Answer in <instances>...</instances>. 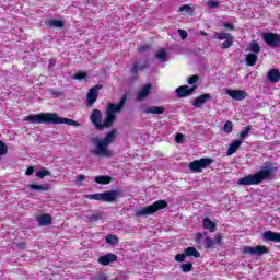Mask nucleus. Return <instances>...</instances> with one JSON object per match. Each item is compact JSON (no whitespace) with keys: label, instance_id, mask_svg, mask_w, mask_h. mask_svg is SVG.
<instances>
[{"label":"nucleus","instance_id":"1a4fd4ad","mask_svg":"<svg viewBox=\"0 0 280 280\" xmlns=\"http://www.w3.org/2000/svg\"><path fill=\"white\" fill-rule=\"evenodd\" d=\"M244 255H256L257 257H261L265 253H268V248L266 246L257 245V246H245L242 249Z\"/></svg>","mask_w":280,"mask_h":280},{"label":"nucleus","instance_id":"7c9ffc66","mask_svg":"<svg viewBox=\"0 0 280 280\" xmlns=\"http://www.w3.org/2000/svg\"><path fill=\"white\" fill-rule=\"evenodd\" d=\"M48 25L50 27H65V22L60 21V20H50L48 21Z\"/></svg>","mask_w":280,"mask_h":280},{"label":"nucleus","instance_id":"72a5a7b5","mask_svg":"<svg viewBox=\"0 0 280 280\" xmlns=\"http://www.w3.org/2000/svg\"><path fill=\"white\" fill-rule=\"evenodd\" d=\"M223 130L226 132V135H231L233 132V122L228 120L223 126Z\"/></svg>","mask_w":280,"mask_h":280},{"label":"nucleus","instance_id":"dca6fc26","mask_svg":"<svg viewBox=\"0 0 280 280\" xmlns=\"http://www.w3.org/2000/svg\"><path fill=\"white\" fill-rule=\"evenodd\" d=\"M142 113L145 115H163V113H165V108L163 106H150L142 109Z\"/></svg>","mask_w":280,"mask_h":280},{"label":"nucleus","instance_id":"ea45409f","mask_svg":"<svg viewBox=\"0 0 280 280\" xmlns=\"http://www.w3.org/2000/svg\"><path fill=\"white\" fill-rule=\"evenodd\" d=\"M49 174H50L49 171L43 168L42 171H39V172L36 173V176H37L38 178H45V176H49Z\"/></svg>","mask_w":280,"mask_h":280},{"label":"nucleus","instance_id":"37998d69","mask_svg":"<svg viewBox=\"0 0 280 280\" xmlns=\"http://www.w3.org/2000/svg\"><path fill=\"white\" fill-rule=\"evenodd\" d=\"M185 257H186L185 254H177V255L175 256V261L183 262V261H185Z\"/></svg>","mask_w":280,"mask_h":280},{"label":"nucleus","instance_id":"864d4df0","mask_svg":"<svg viewBox=\"0 0 280 280\" xmlns=\"http://www.w3.org/2000/svg\"><path fill=\"white\" fill-rule=\"evenodd\" d=\"M202 237H203L202 233H197L196 242H200V240H202Z\"/></svg>","mask_w":280,"mask_h":280},{"label":"nucleus","instance_id":"6ab92c4d","mask_svg":"<svg viewBox=\"0 0 280 280\" xmlns=\"http://www.w3.org/2000/svg\"><path fill=\"white\" fill-rule=\"evenodd\" d=\"M39 226H49L51 224L52 218L49 214H40L36 218Z\"/></svg>","mask_w":280,"mask_h":280},{"label":"nucleus","instance_id":"7ed1b4c3","mask_svg":"<svg viewBox=\"0 0 280 280\" xmlns=\"http://www.w3.org/2000/svg\"><path fill=\"white\" fill-rule=\"evenodd\" d=\"M24 121H30L31 124H66L67 126H80V122L63 118L57 113H42L24 117Z\"/></svg>","mask_w":280,"mask_h":280},{"label":"nucleus","instance_id":"f3484780","mask_svg":"<svg viewBox=\"0 0 280 280\" xmlns=\"http://www.w3.org/2000/svg\"><path fill=\"white\" fill-rule=\"evenodd\" d=\"M262 237L266 240V242H280V233L277 232L267 231L262 234Z\"/></svg>","mask_w":280,"mask_h":280},{"label":"nucleus","instance_id":"f257e3e1","mask_svg":"<svg viewBox=\"0 0 280 280\" xmlns=\"http://www.w3.org/2000/svg\"><path fill=\"white\" fill-rule=\"evenodd\" d=\"M127 96H122L118 104L109 103L106 108V117L102 120V112L100 109H93L90 121L97 128V130H104V128H110L117 119L116 113H121L124 106H126Z\"/></svg>","mask_w":280,"mask_h":280},{"label":"nucleus","instance_id":"9b49d317","mask_svg":"<svg viewBox=\"0 0 280 280\" xmlns=\"http://www.w3.org/2000/svg\"><path fill=\"white\" fill-rule=\"evenodd\" d=\"M102 89V85H95L94 88H91L88 92V106H93L95 102H97V94L100 93V90Z\"/></svg>","mask_w":280,"mask_h":280},{"label":"nucleus","instance_id":"bb28decb","mask_svg":"<svg viewBox=\"0 0 280 280\" xmlns=\"http://www.w3.org/2000/svg\"><path fill=\"white\" fill-rule=\"evenodd\" d=\"M249 51H252V54H260L261 51V46H259V43H257L256 40L250 42L249 44Z\"/></svg>","mask_w":280,"mask_h":280},{"label":"nucleus","instance_id":"5701e85b","mask_svg":"<svg viewBox=\"0 0 280 280\" xmlns=\"http://www.w3.org/2000/svg\"><path fill=\"white\" fill-rule=\"evenodd\" d=\"M203 229H207V231H210V233H215V222L211 221L209 218H205L202 221Z\"/></svg>","mask_w":280,"mask_h":280},{"label":"nucleus","instance_id":"b1692460","mask_svg":"<svg viewBox=\"0 0 280 280\" xmlns=\"http://www.w3.org/2000/svg\"><path fill=\"white\" fill-rule=\"evenodd\" d=\"M155 58L160 62H167V58H168L167 51H165V49L163 48L159 49L155 54Z\"/></svg>","mask_w":280,"mask_h":280},{"label":"nucleus","instance_id":"e433bc0d","mask_svg":"<svg viewBox=\"0 0 280 280\" xmlns=\"http://www.w3.org/2000/svg\"><path fill=\"white\" fill-rule=\"evenodd\" d=\"M192 268H194V265H191V262L183 264L180 266V269L183 272H191Z\"/></svg>","mask_w":280,"mask_h":280},{"label":"nucleus","instance_id":"f704fd0d","mask_svg":"<svg viewBox=\"0 0 280 280\" xmlns=\"http://www.w3.org/2000/svg\"><path fill=\"white\" fill-rule=\"evenodd\" d=\"M97 220H102V213H94L86 217L88 222H97Z\"/></svg>","mask_w":280,"mask_h":280},{"label":"nucleus","instance_id":"09e8293b","mask_svg":"<svg viewBox=\"0 0 280 280\" xmlns=\"http://www.w3.org/2000/svg\"><path fill=\"white\" fill-rule=\"evenodd\" d=\"M32 174H34V167L33 166H30L26 172H25V175L26 176H32Z\"/></svg>","mask_w":280,"mask_h":280},{"label":"nucleus","instance_id":"a211bd4d","mask_svg":"<svg viewBox=\"0 0 280 280\" xmlns=\"http://www.w3.org/2000/svg\"><path fill=\"white\" fill-rule=\"evenodd\" d=\"M241 145H242V140L232 141V143L230 144V147L226 151V155L228 156H233V154H235L237 152V150H240Z\"/></svg>","mask_w":280,"mask_h":280},{"label":"nucleus","instance_id":"0eeeda50","mask_svg":"<svg viewBox=\"0 0 280 280\" xmlns=\"http://www.w3.org/2000/svg\"><path fill=\"white\" fill-rule=\"evenodd\" d=\"M213 163V160L209 158H202L200 160H195L189 163V170L192 172H202L206 167H209Z\"/></svg>","mask_w":280,"mask_h":280},{"label":"nucleus","instance_id":"cd10ccee","mask_svg":"<svg viewBox=\"0 0 280 280\" xmlns=\"http://www.w3.org/2000/svg\"><path fill=\"white\" fill-rule=\"evenodd\" d=\"M72 80H89V73L84 71H79L75 74H72Z\"/></svg>","mask_w":280,"mask_h":280},{"label":"nucleus","instance_id":"f03ea898","mask_svg":"<svg viewBox=\"0 0 280 280\" xmlns=\"http://www.w3.org/2000/svg\"><path fill=\"white\" fill-rule=\"evenodd\" d=\"M115 139H117V129H112L104 138H92L91 142L93 149L91 150V153L94 154V156H103L105 159L115 156V151L108 149L110 143H115Z\"/></svg>","mask_w":280,"mask_h":280},{"label":"nucleus","instance_id":"423d86ee","mask_svg":"<svg viewBox=\"0 0 280 280\" xmlns=\"http://www.w3.org/2000/svg\"><path fill=\"white\" fill-rule=\"evenodd\" d=\"M89 200H101L102 202H113L119 198L118 190H110L101 194H89L85 196Z\"/></svg>","mask_w":280,"mask_h":280},{"label":"nucleus","instance_id":"c756f323","mask_svg":"<svg viewBox=\"0 0 280 280\" xmlns=\"http://www.w3.org/2000/svg\"><path fill=\"white\" fill-rule=\"evenodd\" d=\"M250 130H253V127L250 126H246L240 133V139L242 141V143L244 142V139H246V137H248V135L250 133Z\"/></svg>","mask_w":280,"mask_h":280},{"label":"nucleus","instance_id":"79ce46f5","mask_svg":"<svg viewBox=\"0 0 280 280\" xmlns=\"http://www.w3.org/2000/svg\"><path fill=\"white\" fill-rule=\"evenodd\" d=\"M177 34H179L182 40H185L187 38V31L183 30V28H179L177 31Z\"/></svg>","mask_w":280,"mask_h":280},{"label":"nucleus","instance_id":"20e7f679","mask_svg":"<svg viewBox=\"0 0 280 280\" xmlns=\"http://www.w3.org/2000/svg\"><path fill=\"white\" fill-rule=\"evenodd\" d=\"M276 170L277 168L272 165V163L265 162L264 166L260 167L259 172L240 178L237 184L245 186L259 185L260 183H264V180L272 178V175L275 174Z\"/></svg>","mask_w":280,"mask_h":280},{"label":"nucleus","instance_id":"393cba45","mask_svg":"<svg viewBox=\"0 0 280 280\" xmlns=\"http://www.w3.org/2000/svg\"><path fill=\"white\" fill-rule=\"evenodd\" d=\"M186 257H200V252L196 250V247H188L185 249Z\"/></svg>","mask_w":280,"mask_h":280},{"label":"nucleus","instance_id":"c9c22d12","mask_svg":"<svg viewBox=\"0 0 280 280\" xmlns=\"http://www.w3.org/2000/svg\"><path fill=\"white\" fill-rule=\"evenodd\" d=\"M205 244H206V248H213V246H215V241H213L209 236H206Z\"/></svg>","mask_w":280,"mask_h":280},{"label":"nucleus","instance_id":"6e6552de","mask_svg":"<svg viewBox=\"0 0 280 280\" xmlns=\"http://www.w3.org/2000/svg\"><path fill=\"white\" fill-rule=\"evenodd\" d=\"M214 38L217 40H224L222 44H221V49H229L230 47H233V35H231V33H219V32H215L214 33Z\"/></svg>","mask_w":280,"mask_h":280},{"label":"nucleus","instance_id":"aec40b11","mask_svg":"<svg viewBox=\"0 0 280 280\" xmlns=\"http://www.w3.org/2000/svg\"><path fill=\"white\" fill-rule=\"evenodd\" d=\"M150 91H152V84L149 83L140 90V92L138 93L137 100L139 101L145 100V97L150 95Z\"/></svg>","mask_w":280,"mask_h":280},{"label":"nucleus","instance_id":"4c0bfd02","mask_svg":"<svg viewBox=\"0 0 280 280\" xmlns=\"http://www.w3.org/2000/svg\"><path fill=\"white\" fill-rule=\"evenodd\" d=\"M105 240L107 244H117L118 242V238L116 235H107Z\"/></svg>","mask_w":280,"mask_h":280},{"label":"nucleus","instance_id":"2f4dec72","mask_svg":"<svg viewBox=\"0 0 280 280\" xmlns=\"http://www.w3.org/2000/svg\"><path fill=\"white\" fill-rule=\"evenodd\" d=\"M179 12H182V14H192L194 13V9L191 8V5L186 4V5H182L179 8Z\"/></svg>","mask_w":280,"mask_h":280},{"label":"nucleus","instance_id":"de8ad7c7","mask_svg":"<svg viewBox=\"0 0 280 280\" xmlns=\"http://www.w3.org/2000/svg\"><path fill=\"white\" fill-rule=\"evenodd\" d=\"M175 141H176V143H183V135L177 133L176 137H175Z\"/></svg>","mask_w":280,"mask_h":280},{"label":"nucleus","instance_id":"49530a36","mask_svg":"<svg viewBox=\"0 0 280 280\" xmlns=\"http://www.w3.org/2000/svg\"><path fill=\"white\" fill-rule=\"evenodd\" d=\"M213 242H214V245H215V244H220V243L222 242V234H218V235L214 237Z\"/></svg>","mask_w":280,"mask_h":280},{"label":"nucleus","instance_id":"603ef678","mask_svg":"<svg viewBox=\"0 0 280 280\" xmlns=\"http://www.w3.org/2000/svg\"><path fill=\"white\" fill-rule=\"evenodd\" d=\"M51 67H56V59L49 60V68L51 69Z\"/></svg>","mask_w":280,"mask_h":280},{"label":"nucleus","instance_id":"58836bf2","mask_svg":"<svg viewBox=\"0 0 280 280\" xmlns=\"http://www.w3.org/2000/svg\"><path fill=\"white\" fill-rule=\"evenodd\" d=\"M3 154H8V145L0 140V156H3Z\"/></svg>","mask_w":280,"mask_h":280},{"label":"nucleus","instance_id":"c85d7f7f","mask_svg":"<svg viewBox=\"0 0 280 280\" xmlns=\"http://www.w3.org/2000/svg\"><path fill=\"white\" fill-rule=\"evenodd\" d=\"M94 180L98 185H108V183H110V177L109 176H96L94 178Z\"/></svg>","mask_w":280,"mask_h":280},{"label":"nucleus","instance_id":"5fc2aeb1","mask_svg":"<svg viewBox=\"0 0 280 280\" xmlns=\"http://www.w3.org/2000/svg\"><path fill=\"white\" fill-rule=\"evenodd\" d=\"M148 48H149L148 46L141 47V48H140V51H143V50H145V49H148Z\"/></svg>","mask_w":280,"mask_h":280},{"label":"nucleus","instance_id":"c03bdc74","mask_svg":"<svg viewBox=\"0 0 280 280\" xmlns=\"http://www.w3.org/2000/svg\"><path fill=\"white\" fill-rule=\"evenodd\" d=\"M198 82V75H191L188 78V84H196Z\"/></svg>","mask_w":280,"mask_h":280},{"label":"nucleus","instance_id":"412c9836","mask_svg":"<svg viewBox=\"0 0 280 280\" xmlns=\"http://www.w3.org/2000/svg\"><path fill=\"white\" fill-rule=\"evenodd\" d=\"M210 97H211V94L200 95L194 101L192 106H195V108H201L205 102H207V100H209Z\"/></svg>","mask_w":280,"mask_h":280},{"label":"nucleus","instance_id":"473e14b6","mask_svg":"<svg viewBox=\"0 0 280 280\" xmlns=\"http://www.w3.org/2000/svg\"><path fill=\"white\" fill-rule=\"evenodd\" d=\"M148 67V61H144L143 65L135 63L131 68L132 73H137V71H141V69H145Z\"/></svg>","mask_w":280,"mask_h":280},{"label":"nucleus","instance_id":"6e6d98bb","mask_svg":"<svg viewBox=\"0 0 280 280\" xmlns=\"http://www.w3.org/2000/svg\"><path fill=\"white\" fill-rule=\"evenodd\" d=\"M201 36H207V33L205 31L200 32Z\"/></svg>","mask_w":280,"mask_h":280},{"label":"nucleus","instance_id":"39448f33","mask_svg":"<svg viewBox=\"0 0 280 280\" xmlns=\"http://www.w3.org/2000/svg\"><path fill=\"white\" fill-rule=\"evenodd\" d=\"M167 207V202L165 200H158L151 206H147L143 208H139L136 210L137 218H148V215H152L156 213V211H161V209H165Z\"/></svg>","mask_w":280,"mask_h":280},{"label":"nucleus","instance_id":"8fccbe9b","mask_svg":"<svg viewBox=\"0 0 280 280\" xmlns=\"http://www.w3.org/2000/svg\"><path fill=\"white\" fill-rule=\"evenodd\" d=\"M96 280H108V277L106 276V273H100V275L96 277Z\"/></svg>","mask_w":280,"mask_h":280},{"label":"nucleus","instance_id":"4be33fe9","mask_svg":"<svg viewBox=\"0 0 280 280\" xmlns=\"http://www.w3.org/2000/svg\"><path fill=\"white\" fill-rule=\"evenodd\" d=\"M26 189H31V191H49V184H44V185L30 184L26 186Z\"/></svg>","mask_w":280,"mask_h":280},{"label":"nucleus","instance_id":"a19ab883","mask_svg":"<svg viewBox=\"0 0 280 280\" xmlns=\"http://www.w3.org/2000/svg\"><path fill=\"white\" fill-rule=\"evenodd\" d=\"M218 5H220V2H218V0L208 1V8H210L211 10H213V8H218Z\"/></svg>","mask_w":280,"mask_h":280},{"label":"nucleus","instance_id":"ddd939ff","mask_svg":"<svg viewBox=\"0 0 280 280\" xmlns=\"http://www.w3.org/2000/svg\"><path fill=\"white\" fill-rule=\"evenodd\" d=\"M196 91V86L189 88V85H183L176 89L177 97H187V95H191Z\"/></svg>","mask_w":280,"mask_h":280},{"label":"nucleus","instance_id":"a18cd8bd","mask_svg":"<svg viewBox=\"0 0 280 280\" xmlns=\"http://www.w3.org/2000/svg\"><path fill=\"white\" fill-rule=\"evenodd\" d=\"M86 175H79V176H77V179H75V183H82V182H84V180H86Z\"/></svg>","mask_w":280,"mask_h":280},{"label":"nucleus","instance_id":"a878e982","mask_svg":"<svg viewBox=\"0 0 280 280\" xmlns=\"http://www.w3.org/2000/svg\"><path fill=\"white\" fill-rule=\"evenodd\" d=\"M246 62L248 67H255V65L257 63V55L254 52L248 54L246 56Z\"/></svg>","mask_w":280,"mask_h":280},{"label":"nucleus","instance_id":"f8f14e48","mask_svg":"<svg viewBox=\"0 0 280 280\" xmlns=\"http://www.w3.org/2000/svg\"><path fill=\"white\" fill-rule=\"evenodd\" d=\"M226 95L232 97V100H236L237 102H242V100H246V92L242 90H225Z\"/></svg>","mask_w":280,"mask_h":280},{"label":"nucleus","instance_id":"9d476101","mask_svg":"<svg viewBox=\"0 0 280 280\" xmlns=\"http://www.w3.org/2000/svg\"><path fill=\"white\" fill-rule=\"evenodd\" d=\"M264 40L269 47H279L280 36L275 33H266L264 35Z\"/></svg>","mask_w":280,"mask_h":280},{"label":"nucleus","instance_id":"2eb2a0df","mask_svg":"<svg viewBox=\"0 0 280 280\" xmlns=\"http://www.w3.org/2000/svg\"><path fill=\"white\" fill-rule=\"evenodd\" d=\"M115 261H117V255L110 253L98 258V264H101V266H108Z\"/></svg>","mask_w":280,"mask_h":280},{"label":"nucleus","instance_id":"3c124183","mask_svg":"<svg viewBox=\"0 0 280 280\" xmlns=\"http://www.w3.org/2000/svg\"><path fill=\"white\" fill-rule=\"evenodd\" d=\"M223 27H225L226 30H234V26L231 23H223Z\"/></svg>","mask_w":280,"mask_h":280},{"label":"nucleus","instance_id":"4468645a","mask_svg":"<svg viewBox=\"0 0 280 280\" xmlns=\"http://www.w3.org/2000/svg\"><path fill=\"white\" fill-rule=\"evenodd\" d=\"M267 80L271 82V84H277L280 82V72L279 69L272 68L267 72Z\"/></svg>","mask_w":280,"mask_h":280}]
</instances>
